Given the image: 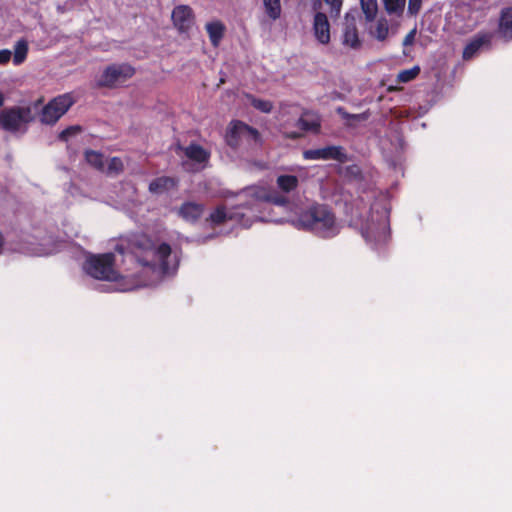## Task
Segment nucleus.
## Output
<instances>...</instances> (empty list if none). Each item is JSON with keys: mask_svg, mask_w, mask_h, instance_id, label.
<instances>
[{"mask_svg": "<svg viewBox=\"0 0 512 512\" xmlns=\"http://www.w3.org/2000/svg\"><path fill=\"white\" fill-rule=\"evenodd\" d=\"M296 222L300 229L322 239L334 238L341 230L333 209L327 204L318 202L301 210Z\"/></svg>", "mask_w": 512, "mask_h": 512, "instance_id": "obj_1", "label": "nucleus"}, {"mask_svg": "<svg viewBox=\"0 0 512 512\" xmlns=\"http://www.w3.org/2000/svg\"><path fill=\"white\" fill-rule=\"evenodd\" d=\"M115 255L105 253L93 255L85 262V270L91 277L104 281H117L119 273L114 269Z\"/></svg>", "mask_w": 512, "mask_h": 512, "instance_id": "obj_2", "label": "nucleus"}, {"mask_svg": "<svg viewBox=\"0 0 512 512\" xmlns=\"http://www.w3.org/2000/svg\"><path fill=\"white\" fill-rule=\"evenodd\" d=\"M34 120L30 106H12L0 111V125L9 132H17Z\"/></svg>", "mask_w": 512, "mask_h": 512, "instance_id": "obj_3", "label": "nucleus"}, {"mask_svg": "<svg viewBox=\"0 0 512 512\" xmlns=\"http://www.w3.org/2000/svg\"><path fill=\"white\" fill-rule=\"evenodd\" d=\"M135 69L127 63L111 64L107 66L96 81L98 88H116L133 77Z\"/></svg>", "mask_w": 512, "mask_h": 512, "instance_id": "obj_4", "label": "nucleus"}, {"mask_svg": "<svg viewBox=\"0 0 512 512\" xmlns=\"http://www.w3.org/2000/svg\"><path fill=\"white\" fill-rule=\"evenodd\" d=\"M75 103L71 93H64L51 99L40 113V121L43 124H55Z\"/></svg>", "mask_w": 512, "mask_h": 512, "instance_id": "obj_5", "label": "nucleus"}, {"mask_svg": "<svg viewBox=\"0 0 512 512\" xmlns=\"http://www.w3.org/2000/svg\"><path fill=\"white\" fill-rule=\"evenodd\" d=\"M148 243L149 246L146 250V253L150 254L151 258H148L147 256H138V262L142 266L150 268L156 267L157 263H159L162 270L164 272H168L170 269L168 258L170 257L172 252L170 245L168 243L163 242L157 247H155L151 241H148Z\"/></svg>", "mask_w": 512, "mask_h": 512, "instance_id": "obj_6", "label": "nucleus"}, {"mask_svg": "<svg viewBox=\"0 0 512 512\" xmlns=\"http://www.w3.org/2000/svg\"><path fill=\"white\" fill-rule=\"evenodd\" d=\"M303 157L306 160H336L340 163L348 161L347 154L341 146L308 149L303 152Z\"/></svg>", "mask_w": 512, "mask_h": 512, "instance_id": "obj_7", "label": "nucleus"}, {"mask_svg": "<svg viewBox=\"0 0 512 512\" xmlns=\"http://www.w3.org/2000/svg\"><path fill=\"white\" fill-rule=\"evenodd\" d=\"M174 26L180 33H187L194 24L195 16L188 5L176 6L171 15Z\"/></svg>", "mask_w": 512, "mask_h": 512, "instance_id": "obj_8", "label": "nucleus"}, {"mask_svg": "<svg viewBox=\"0 0 512 512\" xmlns=\"http://www.w3.org/2000/svg\"><path fill=\"white\" fill-rule=\"evenodd\" d=\"M245 133H252L256 135V128L240 121L234 120L226 132V143L229 147L237 149L240 146V141L245 137Z\"/></svg>", "mask_w": 512, "mask_h": 512, "instance_id": "obj_9", "label": "nucleus"}, {"mask_svg": "<svg viewBox=\"0 0 512 512\" xmlns=\"http://www.w3.org/2000/svg\"><path fill=\"white\" fill-rule=\"evenodd\" d=\"M313 35L318 43L328 45L331 41V26L327 15L324 12L317 11L313 17L312 23Z\"/></svg>", "mask_w": 512, "mask_h": 512, "instance_id": "obj_10", "label": "nucleus"}, {"mask_svg": "<svg viewBox=\"0 0 512 512\" xmlns=\"http://www.w3.org/2000/svg\"><path fill=\"white\" fill-rule=\"evenodd\" d=\"M342 44L352 49H359L362 44L356 26V19L350 13H346L344 18Z\"/></svg>", "mask_w": 512, "mask_h": 512, "instance_id": "obj_11", "label": "nucleus"}, {"mask_svg": "<svg viewBox=\"0 0 512 512\" xmlns=\"http://www.w3.org/2000/svg\"><path fill=\"white\" fill-rule=\"evenodd\" d=\"M492 41V34L489 32H481L475 35L470 42L464 47L463 59L470 60L475 54L483 47L490 46Z\"/></svg>", "mask_w": 512, "mask_h": 512, "instance_id": "obj_12", "label": "nucleus"}, {"mask_svg": "<svg viewBox=\"0 0 512 512\" xmlns=\"http://www.w3.org/2000/svg\"><path fill=\"white\" fill-rule=\"evenodd\" d=\"M204 212V205L196 202H184L178 209V215L189 222L199 220Z\"/></svg>", "mask_w": 512, "mask_h": 512, "instance_id": "obj_13", "label": "nucleus"}, {"mask_svg": "<svg viewBox=\"0 0 512 512\" xmlns=\"http://www.w3.org/2000/svg\"><path fill=\"white\" fill-rule=\"evenodd\" d=\"M178 180L170 176H161L153 179L149 184V192L152 194H163L177 188Z\"/></svg>", "mask_w": 512, "mask_h": 512, "instance_id": "obj_14", "label": "nucleus"}, {"mask_svg": "<svg viewBox=\"0 0 512 512\" xmlns=\"http://www.w3.org/2000/svg\"><path fill=\"white\" fill-rule=\"evenodd\" d=\"M243 214H240L236 211H227L224 205L217 206L216 209L210 213L207 221L211 222L215 226L222 225L228 220H239L240 217H243Z\"/></svg>", "mask_w": 512, "mask_h": 512, "instance_id": "obj_15", "label": "nucleus"}, {"mask_svg": "<svg viewBox=\"0 0 512 512\" xmlns=\"http://www.w3.org/2000/svg\"><path fill=\"white\" fill-rule=\"evenodd\" d=\"M296 126L304 132L318 133L321 128V123L317 115L310 112H304L298 119Z\"/></svg>", "mask_w": 512, "mask_h": 512, "instance_id": "obj_16", "label": "nucleus"}, {"mask_svg": "<svg viewBox=\"0 0 512 512\" xmlns=\"http://www.w3.org/2000/svg\"><path fill=\"white\" fill-rule=\"evenodd\" d=\"M498 32L505 40H512V7L502 10Z\"/></svg>", "mask_w": 512, "mask_h": 512, "instance_id": "obj_17", "label": "nucleus"}, {"mask_svg": "<svg viewBox=\"0 0 512 512\" xmlns=\"http://www.w3.org/2000/svg\"><path fill=\"white\" fill-rule=\"evenodd\" d=\"M205 27H206V31L208 33L211 44L214 47H218V45L220 44L221 40L224 37V33H225V29H226L225 25L221 21L216 20V21L208 22Z\"/></svg>", "mask_w": 512, "mask_h": 512, "instance_id": "obj_18", "label": "nucleus"}, {"mask_svg": "<svg viewBox=\"0 0 512 512\" xmlns=\"http://www.w3.org/2000/svg\"><path fill=\"white\" fill-rule=\"evenodd\" d=\"M187 158L197 163H205L210 158V153L201 145L191 143L184 149Z\"/></svg>", "mask_w": 512, "mask_h": 512, "instance_id": "obj_19", "label": "nucleus"}, {"mask_svg": "<svg viewBox=\"0 0 512 512\" xmlns=\"http://www.w3.org/2000/svg\"><path fill=\"white\" fill-rule=\"evenodd\" d=\"M29 45L28 41L24 38L19 39L13 49V64L19 66L23 64L28 56Z\"/></svg>", "mask_w": 512, "mask_h": 512, "instance_id": "obj_20", "label": "nucleus"}, {"mask_svg": "<svg viewBox=\"0 0 512 512\" xmlns=\"http://www.w3.org/2000/svg\"><path fill=\"white\" fill-rule=\"evenodd\" d=\"M276 184L282 192L290 193L298 187L299 180L295 175L285 174L277 177Z\"/></svg>", "mask_w": 512, "mask_h": 512, "instance_id": "obj_21", "label": "nucleus"}, {"mask_svg": "<svg viewBox=\"0 0 512 512\" xmlns=\"http://www.w3.org/2000/svg\"><path fill=\"white\" fill-rule=\"evenodd\" d=\"M360 5L366 21H374L378 13L377 0H360Z\"/></svg>", "mask_w": 512, "mask_h": 512, "instance_id": "obj_22", "label": "nucleus"}, {"mask_svg": "<svg viewBox=\"0 0 512 512\" xmlns=\"http://www.w3.org/2000/svg\"><path fill=\"white\" fill-rule=\"evenodd\" d=\"M86 162L95 168L96 170L103 171L104 170V160L103 154L91 149H88L84 153Z\"/></svg>", "mask_w": 512, "mask_h": 512, "instance_id": "obj_23", "label": "nucleus"}, {"mask_svg": "<svg viewBox=\"0 0 512 512\" xmlns=\"http://www.w3.org/2000/svg\"><path fill=\"white\" fill-rule=\"evenodd\" d=\"M257 197L261 200H264L269 203H273L276 205H284L287 200L284 196L278 194L277 192L261 190L257 193Z\"/></svg>", "mask_w": 512, "mask_h": 512, "instance_id": "obj_24", "label": "nucleus"}, {"mask_svg": "<svg viewBox=\"0 0 512 512\" xmlns=\"http://www.w3.org/2000/svg\"><path fill=\"white\" fill-rule=\"evenodd\" d=\"M389 34V25L388 21L385 18H380L377 23L375 30L372 32V35L379 41H384L387 39Z\"/></svg>", "mask_w": 512, "mask_h": 512, "instance_id": "obj_25", "label": "nucleus"}, {"mask_svg": "<svg viewBox=\"0 0 512 512\" xmlns=\"http://www.w3.org/2000/svg\"><path fill=\"white\" fill-rule=\"evenodd\" d=\"M263 3H264L266 13L271 19L276 20L280 17V15H281L280 0H263Z\"/></svg>", "mask_w": 512, "mask_h": 512, "instance_id": "obj_26", "label": "nucleus"}, {"mask_svg": "<svg viewBox=\"0 0 512 512\" xmlns=\"http://www.w3.org/2000/svg\"><path fill=\"white\" fill-rule=\"evenodd\" d=\"M420 73V67L414 66L410 69L402 70L397 75L398 83H407L414 80Z\"/></svg>", "mask_w": 512, "mask_h": 512, "instance_id": "obj_27", "label": "nucleus"}, {"mask_svg": "<svg viewBox=\"0 0 512 512\" xmlns=\"http://www.w3.org/2000/svg\"><path fill=\"white\" fill-rule=\"evenodd\" d=\"M406 0H383L385 10L389 14H401L404 10Z\"/></svg>", "mask_w": 512, "mask_h": 512, "instance_id": "obj_28", "label": "nucleus"}, {"mask_svg": "<svg viewBox=\"0 0 512 512\" xmlns=\"http://www.w3.org/2000/svg\"><path fill=\"white\" fill-rule=\"evenodd\" d=\"M249 98H250L251 105L255 109H257L263 113H270L272 111L273 104L271 101L255 98L253 96H249Z\"/></svg>", "mask_w": 512, "mask_h": 512, "instance_id": "obj_29", "label": "nucleus"}, {"mask_svg": "<svg viewBox=\"0 0 512 512\" xmlns=\"http://www.w3.org/2000/svg\"><path fill=\"white\" fill-rule=\"evenodd\" d=\"M329 8V14L332 18H339L344 0H323Z\"/></svg>", "mask_w": 512, "mask_h": 512, "instance_id": "obj_30", "label": "nucleus"}, {"mask_svg": "<svg viewBox=\"0 0 512 512\" xmlns=\"http://www.w3.org/2000/svg\"><path fill=\"white\" fill-rule=\"evenodd\" d=\"M82 131V128L79 125H73L69 126L63 131L60 132L58 138L60 141H68L70 137L80 133Z\"/></svg>", "mask_w": 512, "mask_h": 512, "instance_id": "obj_31", "label": "nucleus"}, {"mask_svg": "<svg viewBox=\"0 0 512 512\" xmlns=\"http://www.w3.org/2000/svg\"><path fill=\"white\" fill-rule=\"evenodd\" d=\"M108 170L110 172L114 171V172H121L123 170V162L120 158L118 157H113L111 158L109 164H108Z\"/></svg>", "mask_w": 512, "mask_h": 512, "instance_id": "obj_32", "label": "nucleus"}, {"mask_svg": "<svg viewBox=\"0 0 512 512\" xmlns=\"http://www.w3.org/2000/svg\"><path fill=\"white\" fill-rule=\"evenodd\" d=\"M422 0H409L408 12L411 15H417L421 9Z\"/></svg>", "mask_w": 512, "mask_h": 512, "instance_id": "obj_33", "label": "nucleus"}, {"mask_svg": "<svg viewBox=\"0 0 512 512\" xmlns=\"http://www.w3.org/2000/svg\"><path fill=\"white\" fill-rule=\"evenodd\" d=\"M337 112L345 119L364 120V114H349L343 108H338Z\"/></svg>", "mask_w": 512, "mask_h": 512, "instance_id": "obj_34", "label": "nucleus"}, {"mask_svg": "<svg viewBox=\"0 0 512 512\" xmlns=\"http://www.w3.org/2000/svg\"><path fill=\"white\" fill-rule=\"evenodd\" d=\"M12 56V52L8 49H2L0 50V65L7 64Z\"/></svg>", "mask_w": 512, "mask_h": 512, "instance_id": "obj_35", "label": "nucleus"}, {"mask_svg": "<svg viewBox=\"0 0 512 512\" xmlns=\"http://www.w3.org/2000/svg\"><path fill=\"white\" fill-rule=\"evenodd\" d=\"M243 139H246L247 141H252L255 144H257L261 142V135L259 131L256 129V135L252 133H245V137H243Z\"/></svg>", "mask_w": 512, "mask_h": 512, "instance_id": "obj_36", "label": "nucleus"}, {"mask_svg": "<svg viewBox=\"0 0 512 512\" xmlns=\"http://www.w3.org/2000/svg\"><path fill=\"white\" fill-rule=\"evenodd\" d=\"M415 35H416V30L413 29L411 30L405 37H404V40H403V45L404 46H408V45H411L413 44L414 42V39H415Z\"/></svg>", "mask_w": 512, "mask_h": 512, "instance_id": "obj_37", "label": "nucleus"}, {"mask_svg": "<svg viewBox=\"0 0 512 512\" xmlns=\"http://www.w3.org/2000/svg\"><path fill=\"white\" fill-rule=\"evenodd\" d=\"M301 136H302V134L299 133V132H290V133L286 134V137L289 138V139H298Z\"/></svg>", "mask_w": 512, "mask_h": 512, "instance_id": "obj_38", "label": "nucleus"}, {"mask_svg": "<svg viewBox=\"0 0 512 512\" xmlns=\"http://www.w3.org/2000/svg\"><path fill=\"white\" fill-rule=\"evenodd\" d=\"M321 7V1L320 0H314L313 2V8L315 10L319 9Z\"/></svg>", "mask_w": 512, "mask_h": 512, "instance_id": "obj_39", "label": "nucleus"}, {"mask_svg": "<svg viewBox=\"0 0 512 512\" xmlns=\"http://www.w3.org/2000/svg\"><path fill=\"white\" fill-rule=\"evenodd\" d=\"M362 235H363V237H364L367 241H371V238H370V235H369V232H368V231H363V232H362Z\"/></svg>", "mask_w": 512, "mask_h": 512, "instance_id": "obj_40", "label": "nucleus"}, {"mask_svg": "<svg viewBox=\"0 0 512 512\" xmlns=\"http://www.w3.org/2000/svg\"><path fill=\"white\" fill-rule=\"evenodd\" d=\"M4 103V97H3V94L0 92V107L3 105Z\"/></svg>", "mask_w": 512, "mask_h": 512, "instance_id": "obj_41", "label": "nucleus"}]
</instances>
